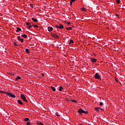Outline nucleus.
<instances>
[{
	"label": "nucleus",
	"mask_w": 125,
	"mask_h": 125,
	"mask_svg": "<svg viewBox=\"0 0 125 125\" xmlns=\"http://www.w3.org/2000/svg\"><path fill=\"white\" fill-rule=\"evenodd\" d=\"M94 78H96L97 80H99V81H101V76H100V74L98 73H96L94 75Z\"/></svg>",
	"instance_id": "obj_1"
},
{
	"label": "nucleus",
	"mask_w": 125,
	"mask_h": 125,
	"mask_svg": "<svg viewBox=\"0 0 125 125\" xmlns=\"http://www.w3.org/2000/svg\"><path fill=\"white\" fill-rule=\"evenodd\" d=\"M4 93L6 95H8V96H9V97H12V98H15V97H16L13 94L8 92H4Z\"/></svg>",
	"instance_id": "obj_2"
},
{
	"label": "nucleus",
	"mask_w": 125,
	"mask_h": 125,
	"mask_svg": "<svg viewBox=\"0 0 125 125\" xmlns=\"http://www.w3.org/2000/svg\"><path fill=\"white\" fill-rule=\"evenodd\" d=\"M21 98L22 99V100H23L25 102L28 103V101L26 99V97L24 95V94H21Z\"/></svg>",
	"instance_id": "obj_3"
},
{
	"label": "nucleus",
	"mask_w": 125,
	"mask_h": 125,
	"mask_svg": "<svg viewBox=\"0 0 125 125\" xmlns=\"http://www.w3.org/2000/svg\"><path fill=\"white\" fill-rule=\"evenodd\" d=\"M55 27L58 29H64V26L61 24H59V25H55Z\"/></svg>",
	"instance_id": "obj_4"
},
{
	"label": "nucleus",
	"mask_w": 125,
	"mask_h": 125,
	"mask_svg": "<svg viewBox=\"0 0 125 125\" xmlns=\"http://www.w3.org/2000/svg\"><path fill=\"white\" fill-rule=\"evenodd\" d=\"M26 26H27L28 29H31L32 28V24L30 22H26Z\"/></svg>",
	"instance_id": "obj_5"
},
{
	"label": "nucleus",
	"mask_w": 125,
	"mask_h": 125,
	"mask_svg": "<svg viewBox=\"0 0 125 125\" xmlns=\"http://www.w3.org/2000/svg\"><path fill=\"white\" fill-rule=\"evenodd\" d=\"M77 112L79 113V115L80 116H82L83 115V109H79L78 111Z\"/></svg>",
	"instance_id": "obj_6"
},
{
	"label": "nucleus",
	"mask_w": 125,
	"mask_h": 125,
	"mask_svg": "<svg viewBox=\"0 0 125 125\" xmlns=\"http://www.w3.org/2000/svg\"><path fill=\"white\" fill-rule=\"evenodd\" d=\"M90 61L92 62V63H95L97 60L95 59L94 58H90Z\"/></svg>",
	"instance_id": "obj_7"
},
{
	"label": "nucleus",
	"mask_w": 125,
	"mask_h": 125,
	"mask_svg": "<svg viewBox=\"0 0 125 125\" xmlns=\"http://www.w3.org/2000/svg\"><path fill=\"white\" fill-rule=\"evenodd\" d=\"M52 37L53 38H54V39H59V36L56 34H52Z\"/></svg>",
	"instance_id": "obj_8"
},
{
	"label": "nucleus",
	"mask_w": 125,
	"mask_h": 125,
	"mask_svg": "<svg viewBox=\"0 0 125 125\" xmlns=\"http://www.w3.org/2000/svg\"><path fill=\"white\" fill-rule=\"evenodd\" d=\"M20 36H18V40L21 42H24V39H21Z\"/></svg>",
	"instance_id": "obj_9"
},
{
	"label": "nucleus",
	"mask_w": 125,
	"mask_h": 125,
	"mask_svg": "<svg viewBox=\"0 0 125 125\" xmlns=\"http://www.w3.org/2000/svg\"><path fill=\"white\" fill-rule=\"evenodd\" d=\"M94 110L95 111H96V112H99V110H100V107H95Z\"/></svg>",
	"instance_id": "obj_10"
},
{
	"label": "nucleus",
	"mask_w": 125,
	"mask_h": 125,
	"mask_svg": "<svg viewBox=\"0 0 125 125\" xmlns=\"http://www.w3.org/2000/svg\"><path fill=\"white\" fill-rule=\"evenodd\" d=\"M18 103H19V104H20V105H23V103H22V101H21V100H19L17 101Z\"/></svg>",
	"instance_id": "obj_11"
},
{
	"label": "nucleus",
	"mask_w": 125,
	"mask_h": 125,
	"mask_svg": "<svg viewBox=\"0 0 125 125\" xmlns=\"http://www.w3.org/2000/svg\"><path fill=\"white\" fill-rule=\"evenodd\" d=\"M53 30V28L52 27H48V31L49 32H50L51 31H52Z\"/></svg>",
	"instance_id": "obj_12"
},
{
	"label": "nucleus",
	"mask_w": 125,
	"mask_h": 125,
	"mask_svg": "<svg viewBox=\"0 0 125 125\" xmlns=\"http://www.w3.org/2000/svg\"><path fill=\"white\" fill-rule=\"evenodd\" d=\"M32 20L33 21V22H38V20L37 19L32 18Z\"/></svg>",
	"instance_id": "obj_13"
},
{
	"label": "nucleus",
	"mask_w": 125,
	"mask_h": 125,
	"mask_svg": "<svg viewBox=\"0 0 125 125\" xmlns=\"http://www.w3.org/2000/svg\"><path fill=\"white\" fill-rule=\"evenodd\" d=\"M51 88L53 90V91H56V89L55 88V87H54L53 86H51Z\"/></svg>",
	"instance_id": "obj_14"
},
{
	"label": "nucleus",
	"mask_w": 125,
	"mask_h": 125,
	"mask_svg": "<svg viewBox=\"0 0 125 125\" xmlns=\"http://www.w3.org/2000/svg\"><path fill=\"white\" fill-rule=\"evenodd\" d=\"M21 37H22L23 38H24V39L28 38V36H27V35H26V34L22 35Z\"/></svg>",
	"instance_id": "obj_15"
},
{
	"label": "nucleus",
	"mask_w": 125,
	"mask_h": 125,
	"mask_svg": "<svg viewBox=\"0 0 125 125\" xmlns=\"http://www.w3.org/2000/svg\"><path fill=\"white\" fill-rule=\"evenodd\" d=\"M17 29L16 30V32H20V31H21V28H19V27H17Z\"/></svg>",
	"instance_id": "obj_16"
},
{
	"label": "nucleus",
	"mask_w": 125,
	"mask_h": 125,
	"mask_svg": "<svg viewBox=\"0 0 125 125\" xmlns=\"http://www.w3.org/2000/svg\"><path fill=\"white\" fill-rule=\"evenodd\" d=\"M69 44H71L72 43H74V41L72 40H70L69 41Z\"/></svg>",
	"instance_id": "obj_17"
},
{
	"label": "nucleus",
	"mask_w": 125,
	"mask_h": 125,
	"mask_svg": "<svg viewBox=\"0 0 125 125\" xmlns=\"http://www.w3.org/2000/svg\"><path fill=\"white\" fill-rule=\"evenodd\" d=\"M28 121H30V119L28 118H26L24 119V122H28Z\"/></svg>",
	"instance_id": "obj_18"
},
{
	"label": "nucleus",
	"mask_w": 125,
	"mask_h": 125,
	"mask_svg": "<svg viewBox=\"0 0 125 125\" xmlns=\"http://www.w3.org/2000/svg\"><path fill=\"white\" fill-rule=\"evenodd\" d=\"M83 113H84V114H88V112L87 111H84V110L82 109Z\"/></svg>",
	"instance_id": "obj_19"
},
{
	"label": "nucleus",
	"mask_w": 125,
	"mask_h": 125,
	"mask_svg": "<svg viewBox=\"0 0 125 125\" xmlns=\"http://www.w3.org/2000/svg\"><path fill=\"white\" fill-rule=\"evenodd\" d=\"M81 10L82 11H86V10L85 9V8L83 7L82 8H81Z\"/></svg>",
	"instance_id": "obj_20"
},
{
	"label": "nucleus",
	"mask_w": 125,
	"mask_h": 125,
	"mask_svg": "<svg viewBox=\"0 0 125 125\" xmlns=\"http://www.w3.org/2000/svg\"><path fill=\"white\" fill-rule=\"evenodd\" d=\"M76 0H70V5H72L73 2H74V1H75Z\"/></svg>",
	"instance_id": "obj_21"
},
{
	"label": "nucleus",
	"mask_w": 125,
	"mask_h": 125,
	"mask_svg": "<svg viewBox=\"0 0 125 125\" xmlns=\"http://www.w3.org/2000/svg\"><path fill=\"white\" fill-rule=\"evenodd\" d=\"M71 101H72L73 103H77L78 102L75 100H71Z\"/></svg>",
	"instance_id": "obj_22"
},
{
	"label": "nucleus",
	"mask_w": 125,
	"mask_h": 125,
	"mask_svg": "<svg viewBox=\"0 0 125 125\" xmlns=\"http://www.w3.org/2000/svg\"><path fill=\"white\" fill-rule=\"evenodd\" d=\"M25 52H26V53H30V51H29V49H25Z\"/></svg>",
	"instance_id": "obj_23"
},
{
	"label": "nucleus",
	"mask_w": 125,
	"mask_h": 125,
	"mask_svg": "<svg viewBox=\"0 0 125 125\" xmlns=\"http://www.w3.org/2000/svg\"><path fill=\"white\" fill-rule=\"evenodd\" d=\"M21 79V77L20 76H18L16 78V81H17L18 80H20Z\"/></svg>",
	"instance_id": "obj_24"
},
{
	"label": "nucleus",
	"mask_w": 125,
	"mask_h": 125,
	"mask_svg": "<svg viewBox=\"0 0 125 125\" xmlns=\"http://www.w3.org/2000/svg\"><path fill=\"white\" fill-rule=\"evenodd\" d=\"M62 89H63V87L62 86H60L59 90V91H62Z\"/></svg>",
	"instance_id": "obj_25"
},
{
	"label": "nucleus",
	"mask_w": 125,
	"mask_h": 125,
	"mask_svg": "<svg viewBox=\"0 0 125 125\" xmlns=\"http://www.w3.org/2000/svg\"><path fill=\"white\" fill-rule=\"evenodd\" d=\"M72 27L66 28V30H72Z\"/></svg>",
	"instance_id": "obj_26"
},
{
	"label": "nucleus",
	"mask_w": 125,
	"mask_h": 125,
	"mask_svg": "<svg viewBox=\"0 0 125 125\" xmlns=\"http://www.w3.org/2000/svg\"><path fill=\"white\" fill-rule=\"evenodd\" d=\"M116 1L117 4H119V3H120V2L121 1L120 0H116Z\"/></svg>",
	"instance_id": "obj_27"
},
{
	"label": "nucleus",
	"mask_w": 125,
	"mask_h": 125,
	"mask_svg": "<svg viewBox=\"0 0 125 125\" xmlns=\"http://www.w3.org/2000/svg\"><path fill=\"white\" fill-rule=\"evenodd\" d=\"M38 125H44L42 123H39L38 124Z\"/></svg>",
	"instance_id": "obj_28"
},
{
	"label": "nucleus",
	"mask_w": 125,
	"mask_h": 125,
	"mask_svg": "<svg viewBox=\"0 0 125 125\" xmlns=\"http://www.w3.org/2000/svg\"><path fill=\"white\" fill-rule=\"evenodd\" d=\"M26 125H31V123H30V122H27L26 123Z\"/></svg>",
	"instance_id": "obj_29"
},
{
	"label": "nucleus",
	"mask_w": 125,
	"mask_h": 125,
	"mask_svg": "<svg viewBox=\"0 0 125 125\" xmlns=\"http://www.w3.org/2000/svg\"><path fill=\"white\" fill-rule=\"evenodd\" d=\"M14 45H15V46H17V43L16 42H14Z\"/></svg>",
	"instance_id": "obj_30"
},
{
	"label": "nucleus",
	"mask_w": 125,
	"mask_h": 125,
	"mask_svg": "<svg viewBox=\"0 0 125 125\" xmlns=\"http://www.w3.org/2000/svg\"><path fill=\"white\" fill-rule=\"evenodd\" d=\"M103 103H102V102H101V103H100V106H102V105H103Z\"/></svg>",
	"instance_id": "obj_31"
},
{
	"label": "nucleus",
	"mask_w": 125,
	"mask_h": 125,
	"mask_svg": "<svg viewBox=\"0 0 125 125\" xmlns=\"http://www.w3.org/2000/svg\"><path fill=\"white\" fill-rule=\"evenodd\" d=\"M34 27H35V28H39V26H38V25H35L34 26Z\"/></svg>",
	"instance_id": "obj_32"
},
{
	"label": "nucleus",
	"mask_w": 125,
	"mask_h": 125,
	"mask_svg": "<svg viewBox=\"0 0 125 125\" xmlns=\"http://www.w3.org/2000/svg\"><path fill=\"white\" fill-rule=\"evenodd\" d=\"M30 6L33 8L34 7V6H33V4H30Z\"/></svg>",
	"instance_id": "obj_33"
},
{
	"label": "nucleus",
	"mask_w": 125,
	"mask_h": 125,
	"mask_svg": "<svg viewBox=\"0 0 125 125\" xmlns=\"http://www.w3.org/2000/svg\"><path fill=\"white\" fill-rule=\"evenodd\" d=\"M67 25H70V24H71V22H68L67 23Z\"/></svg>",
	"instance_id": "obj_34"
},
{
	"label": "nucleus",
	"mask_w": 125,
	"mask_h": 125,
	"mask_svg": "<svg viewBox=\"0 0 125 125\" xmlns=\"http://www.w3.org/2000/svg\"><path fill=\"white\" fill-rule=\"evenodd\" d=\"M41 75L42 77H43L44 76V74L43 73H42Z\"/></svg>",
	"instance_id": "obj_35"
},
{
	"label": "nucleus",
	"mask_w": 125,
	"mask_h": 125,
	"mask_svg": "<svg viewBox=\"0 0 125 125\" xmlns=\"http://www.w3.org/2000/svg\"><path fill=\"white\" fill-rule=\"evenodd\" d=\"M66 101H67L68 102H69V101H70V100H68V99H66Z\"/></svg>",
	"instance_id": "obj_36"
},
{
	"label": "nucleus",
	"mask_w": 125,
	"mask_h": 125,
	"mask_svg": "<svg viewBox=\"0 0 125 125\" xmlns=\"http://www.w3.org/2000/svg\"><path fill=\"white\" fill-rule=\"evenodd\" d=\"M116 17H119V15H118V14H116Z\"/></svg>",
	"instance_id": "obj_37"
},
{
	"label": "nucleus",
	"mask_w": 125,
	"mask_h": 125,
	"mask_svg": "<svg viewBox=\"0 0 125 125\" xmlns=\"http://www.w3.org/2000/svg\"><path fill=\"white\" fill-rule=\"evenodd\" d=\"M0 93H3V92H2V91H0Z\"/></svg>",
	"instance_id": "obj_38"
},
{
	"label": "nucleus",
	"mask_w": 125,
	"mask_h": 125,
	"mask_svg": "<svg viewBox=\"0 0 125 125\" xmlns=\"http://www.w3.org/2000/svg\"><path fill=\"white\" fill-rule=\"evenodd\" d=\"M56 116H58V117H59V116H60V115H59V114H57Z\"/></svg>",
	"instance_id": "obj_39"
},
{
	"label": "nucleus",
	"mask_w": 125,
	"mask_h": 125,
	"mask_svg": "<svg viewBox=\"0 0 125 125\" xmlns=\"http://www.w3.org/2000/svg\"><path fill=\"white\" fill-rule=\"evenodd\" d=\"M31 26H32V27H34L35 25L32 24Z\"/></svg>",
	"instance_id": "obj_40"
},
{
	"label": "nucleus",
	"mask_w": 125,
	"mask_h": 125,
	"mask_svg": "<svg viewBox=\"0 0 125 125\" xmlns=\"http://www.w3.org/2000/svg\"><path fill=\"white\" fill-rule=\"evenodd\" d=\"M100 109L101 110H103V109H102V108H100Z\"/></svg>",
	"instance_id": "obj_41"
},
{
	"label": "nucleus",
	"mask_w": 125,
	"mask_h": 125,
	"mask_svg": "<svg viewBox=\"0 0 125 125\" xmlns=\"http://www.w3.org/2000/svg\"><path fill=\"white\" fill-rule=\"evenodd\" d=\"M116 81V82H118V81L117 80Z\"/></svg>",
	"instance_id": "obj_42"
}]
</instances>
